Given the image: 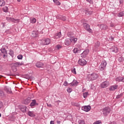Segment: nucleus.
<instances>
[{
    "label": "nucleus",
    "mask_w": 124,
    "mask_h": 124,
    "mask_svg": "<svg viewBox=\"0 0 124 124\" xmlns=\"http://www.w3.org/2000/svg\"><path fill=\"white\" fill-rule=\"evenodd\" d=\"M36 67L42 68L43 67V66H44V64L42 62H37L36 63Z\"/></svg>",
    "instance_id": "a211bd4d"
},
{
    "label": "nucleus",
    "mask_w": 124,
    "mask_h": 124,
    "mask_svg": "<svg viewBox=\"0 0 124 124\" xmlns=\"http://www.w3.org/2000/svg\"><path fill=\"white\" fill-rule=\"evenodd\" d=\"M9 54L12 57H13V56H14V52L12 50H10Z\"/></svg>",
    "instance_id": "4c0bfd02"
},
{
    "label": "nucleus",
    "mask_w": 124,
    "mask_h": 124,
    "mask_svg": "<svg viewBox=\"0 0 124 124\" xmlns=\"http://www.w3.org/2000/svg\"><path fill=\"white\" fill-rule=\"evenodd\" d=\"M110 27L111 28H115V23H110Z\"/></svg>",
    "instance_id": "de8ad7c7"
},
{
    "label": "nucleus",
    "mask_w": 124,
    "mask_h": 124,
    "mask_svg": "<svg viewBox=\"0 0 124 124\" xmlns=\"http://www.w3.org/2000/svg\"><path fill=\"white\" fill-rule=\"evenodd\" d=\"M35 105H38V103L36 102V100H32V102L30 104L31 107H33V106H35Z\"/></svg>",
    "instance_id": "6ab92c4d"
},
{
    "label": "nucleus",
    "mask_w": 124,
    "mask_h": 124,
    "mask_svg": "<svg viewBox=\"0 0 124 124\" xmlns=\"http://www.w3.org/2000/svg\"><path fill=\"white\" fill-rule=\"evenodd\" d=\"M98 78V75L96 73L89 74L87 76L86 79L88 81H92V80H96Z\"/></svg>",
    "instance_id": "f257e3e1"
},
{
    "label": "nucleus",
    "mask_w": 124,
    "mask_h": 124,
    "mask_svg": "<svg viewBox=\"0 0 124 124\" xmlns=\"http://www.w3.org/2000/svg\"><path fill=\"white\" fill-rule=\"evenodd\" d=\"M61 36H62V33L61 32H59L56 34V38H59Z\"/></svg>",
    "instance_id": "f704fd0d"
},
{
    "label": "nucleus",
    "mask_w": 124,
    "mask_h": 124,
    "mask_svg": "<svg viewBox=\"0 0 124 124\" xmlns=\"http://www.w3.org/2000/svg\"><path fill=\"white\" fill-rule=\"evenodd\" d=\"M2 107V103H0V109Z\"/></svg>",
    "instance_id": "6e6d98bb"
},
{
    "label": "nucleus",
    "mask_w": 124,
    "mask_h": 124,
    "mask_svg": "<svg viewBox=\"0 0 124 124\" xmlns=\"http://www.w3.org/2000/svg\"><path fill=\"white\" fill-rule=\"evenodd\" d=\"M0 51L2 54H7V51H6V49L4 48H1Z\"/></svg>",
    "instance_id": "c756f323"
},
{
    "label": "nucleus",
    "mask_w": 124,
    "mask_h": 124,
    "mask_svg": "<svg viewBox=\"0 0 124 124\" xmlns=\"http://www.w3.org/2000/svg\"><path fill=\"white\" fill-rule=\"evenodd\" d=\"M102 112L104 116H108L111 112V108L108 107H105L103 109Z\"/></svg>",
    "instance_id": "7ed1b4c3"
},
{
    "label": "nucleus",
    "mask_w": 124,
    "mask_h": 124,
    "mask_svg": "<svg viewBox=\"0 0 124 124\" xmlns=\"http://www.w3.org/2000/svg\"><path fill=\"white\" fill-rule=\"evenodd\" d=\"M20 109L22 112H23L25 113V112H26L27 111V107L25 106H21L20 107Z\"/></svg>",
    "instance_id": "4be33fe9"
},
{
    "label": "nucleus",
    "mask_w": 124,
    "mask_h": 124,
    "mask_svg": "<svg viewBox=\"0 0 124 124\" xmlns=\"http://www.w3.org/2000/svg\"><path fill=\"white\" fill-rule=\"evenodd\" d=\"M6 20H8V22H13V23H19L20 22L19 19H15L14 18L11 17H7Z\"/></svg>",
    "instance_id": "39448f33"
},
{
    "label": "nucleus",
    "mask_w": 124,
    "mask_h": 124,
    "mask_svg": "<svg viewBox=\"0 0 124 124\" xmlns=\"http://www.w3.org/2000/svg\"><path fill=\"white\" fill-rule=\"evenodd\" d=\"M106 65H107V62H106V61L104 60L102 61L99 67L100 70H101V71L105 70V69H106Z\"/></svg>",
    "instance_id": "20e7f679"
},
{
    "label": "nucleus",
    "mask_w": 124,
    "mask_h": 124,
    "mask_svg": "<svg viewBox=\"0 0 124 124\" xmlns=\"http://www.w3.org/2000/svg\"><path fill=\"white\" fill-rule=\"evenodd\" d=\"M4 90L7 93H12V91H11V88L8 86H5Z\"/></svg>",
    "instance_id": "dca6fc26"
},
{
    "label": "nucleus",
    "mask_w": 124,
    "mask_h": 124,
    "mask_svg": "<svg viewBox=\"0 0 124 124\" xmlns=\"http://www.w3.org/2000/svg\"><path fill=\"white\" fill-rule=\"evenodd\" d=\"M82 11L84 12L86 15H92L93 14V11H90L89 9L85 8L81 9Z\"/></svg>",
    "instance_id": "423d86ee"
},
{
    "label": "nucleus",
    "mask_w": 124,
    "mask_h": 124,
    "mask_svg": "<svg viewBox=\"0 0 124 124\" xmlns=\"http://www.w3.org/2000/svg\"><path fill=\"white\" fill-rule=\"evenodd\" d=\"M88 95H89V93H88V92H85V93H83V96L84 98H86V97H87V96H88Z\"/></svg>",
    "instance_id": "58836bf2"
},
{
    "label": "nucleus",
    "mask_w": 124,
    "mask_h": 124,
    "mask_svg": "<svg viewBox=\"0 0 124 124\" xmlns=\"http://www.w3.org/2000/svg\"><path fill=\"white\" fill-rule=\"evenodd\" d=\"M123 95H124V94L123 93H121L120 94H118L117 95L116 98H117V99H119V98H121V97H122Z\"/></svg>",
    "instance_id": "ea45409f"
},
{
    "label": "nucleus",
    "mask_w": 124,
    "mask_h": 124,
    "mask_svg": "<svg viewBox=\"0 0 124 124\" xmlns=\"http://www.w3.org/2000/svg\"><path fill=\"white\" fill-rule=\"evenodd\" d=\"M109 81H106L103 82L101 84V87L102 89H104V88H107L108 86H109Z\"/></svg>",
    "instance_id": "6e6552de"
},
{
    "label": "nucleus",
    "mask_w": 124,
    "mask_h": 124,
    "mask_svg": "<svg viewBox=\"0 0 124 124\" xmlns=\"http://www.w3.org/2000/svg\"><path fill=\"white\" fill-rule=\"evenodd\" d=\"M79 124H85V121L84 120H79L78 121Z\"/></svg>",
    "instance_id": "37998d69"
},
{
    "label": "nucleus",
    "mask_w": 124,
    "mask_h": 124,
    "mask_svg": "<svg viewBox=\"0 0 124 124\" xmlns=\"http://www.w3.org/2000/svg\"><path fill=\"white\" fill-rule=\"evenodd\" d=\"M90 52V50L89 49H86L84 50L81 54V57L82 58H86L87 57V55L89 54Z\"/></svg>",
    "instance_id": "9d476101"
},
{
    "label": "nucleus",
    "mask_w": 124,
    "mask_h": 124,
    "mask_svg": "<svg viewBox=\"0 0 124 124\" xmlns=\"http://www.w3.org/2000/svg\"><path fill=\"white\" fill-rule=\"evenodd\" d=\"M121 82H123V83H124V78L122 77V79Z\"/></svg>",
    "instance_id": "13d9d810"
},
{
    "label": "nucleus",
    "mask_w": 124,
    "mask_h": 124,
    "mask_svg": "<svg viewBox=\"0 0 124 124\" xmlns=\"http://www.w3.org/2000/svg\"><path fill=\"white\" fill-rule=\"evenodd\" d=\"M86 1L89 2V3H90L91 4H93V0H86Z\"/></svg>",
    "instance_id": "09e8293b"
},
{
    "label": "nucleus",
    "mask_w": 124,
    "mask_h": 124,
    "mask_svg": "<svg viewBox=\"0 0 124 124\" xmlns=\"http://www.w3.org/2000/svg\"><path fill=\"white\" fill-rule=\"evenodd\" d=\"M64 44L66 46H69V45L71 44V40H70V38L66 39L64 41Z\"/></svg>",
    "instance_id": "2eb2a0df"
},
{
    "label": "nucleus",
    "mask_w": 124,
    "mask_h": 124,
    "mask_svg": "<svg viewBox=\"0 0 124 124\" xmlns=\"http://www.w3.org/2000/svg\"><path fill=\"white\" fill-rule=\"evenodd\" d=\"M101 124V121H97L95 122L93 124Z\"/></svg>",
    "instance_id": "49530a36"
},
{
    "label": "nucleus",
    "mask_w": 124,
    "mask_h": 124,
    "mask_svg": "<svg viewBox=\"0 0 124 124\" xmlns=\"http://www.w3.org/2000/svg\"><path fill=\"white\" fill-rule=\"evenodd\" d=\"M78 63L80 65H86V64H87V61L84 59H79L78 61Z\"/></svg>",
    "instance_id": "0eeeda50"
},
{
    "label": "nucleus",
    "mask_w": 124,
    "mask_h": 124,
    "mask_svg": "<svg viewBox=\"0 0 124 124\" xmlns=\"http://www.w3.org/2000/svg\"><path fill=\"white\" fill-rule=\"evenodd\" d=\"M99 47H100V43L97 41L95 43L94 50H95V51H98V50H99Z\"/></svg>",
    "instance_id": "1a4fd4ad"
},
{
    "label": "nucleus",
    "mask_w": 124,
    "mask_h": 124,
    "mask_svg": "<svg viewBox=\"0 0 124 124\" xmlns=\"http://www.w3.org/2000/svg\"><path fill=\"white\" fill-rule=\"evenodd\" d=\"M38 35V31H32L31 33V36L32 37H36Z\"/></svg>",
    "instance_id": "412c9836"
},
{
    "label": "nucleus",
    "mask_w": 124,
    "mask_h": 124,
    "mask_svg": "<svg viewBox=\"0 0 124 124\" xmlns=\"http://www.w3.org/2000/svg\"><path fill=\"white\" fill-rule=\"evenodd\" d=\"M83 27L85 29H86V31H91V29H90V25L86 23L83 22Z\"/></svg>",
    "instance_id": "f8f14e48"
},
{
    "label": "nucleus",
    "mask_w": 124,
    "mask_h": 124,
    "mask_svg": "<svg viewBox=\"0 0 124 124\" xmlns=\"http://www.w3.org/2000/svg\"><path fill=\"white\" fill-rule=\"evenodd\" d=\"M67 84H68L67 81H65L64 82L63 85H64V86H67Z\"/></svg>",
    "instance_id": "5fc2aeb1"
},
{
    "label": "nucleus",
    "mask_w": 124,
    "mask_h": 124,
    "mask_svg": "<svg viewBox=\"0 0 124 124\" xmlns=\"http://www.w3.org/2000/svg\"><path fill=\"white\" fill-rule=\"evenodd\" d=\"M110 124H117V122L113 121L110 123Z\"/></svg>",
    "instance_id": "603ef678"
},
{
    "label": "nucleus",
    "mask_w": 124,
    "mask_h": 124,
    "mask_svg": "<svg viewBox=\"0 0 124 124\" xmlns=\"http://www.w3.org/2000/svg\"><path fill=\"white\" fill-rule=\"evenodd\" d=\"M56 48H57V50H60V49H61V48H62V46L61 45H57L56 46Z\"/></svg>",
    "instance_id": "8fccbe9b"
},
{
    "label": "nucleus",
    "mask_w": 124,
    "mask_h": 124,
    "mask_svg": "<svg viewBox=\"0 0 124 124\" xmlns=\"http://www.w3.org/2000/svg\"><path fill=\"white\" fill-rule=\"evenodd\" d=\"M69 37H70V36H71V32H68L67 33Z\"/></svg>",
    "instance_id": "864d4df0"
},
{
    "label": "nucleus",
    "mask_w": 124,
    "mask_h": 124,
    "mask_svg": "<svg viewBox=\"0 0 124 124\" xmlns=\"http://www.w3.org/2000/svg\"><path fill=\"white\" fill-rule=\"evenodd\" d=\"M57 19H60L61 20H62V21H65V20H66V17L62 16L61 15H59V16H58Z\"/></svg>",
    "instance_id": "5701e85b"
},
{
    "label": "nucleus",
    "mask_w": 124,
    "mask_h": 124,
    "mask_svg": "<svg viewBox=\"0 0 124 124\" xmlns=\"http://www.w3.org/2000/svg\"><path fill=\"white\" fill-rule=\"evenodd\" d=\"M39 41L42 45H49L51 42V40L49 38H46L40 40Z\"/></svg>",
    "instance_id": "f03ea898"
},
{
    "label": "nucleus",
    "mask_w": 124,
    "mask_h": 124,
    "mask_svg": "<svg viewBox=\"0 0 124 124\" xmlns=\"http://www.w3.org/2000/svg\"><path fill=\"white\" fill-rule=\"evenodd\" d=\"M17 59H18V60H22V59H23V56L22 55H19L17 56Z\"/></svg>",
    "instance_id": "c03bdc74"
},
{
    "label": "nucleus",
    "mask_w": 124,
    "mask_h": 124,
    "mask_svg": "<svg viewBox=\"0 0 124 124\" xmlns=\"http://www.w3.org/2000/svg\"><path fill=\"white\" fill-rule=\"evenodd\" d=\"M117 16L118 17H123V16H124V11L119 13Z\"/></svg>",
    "instance_id": "2f4dec72"
},
{
    "label": "nucleus",
    "mask_w": 124,
    "mask_h": 124,
    "mask_svg": "<svg viewBox=\"0 0 124 124\" xmlns=\"http://www.w3.org/2000/svg\"><path fill=\"white\" fill-rule=\"evenodd\" d=\"M122 79H123V77H118L116 78V81H117V82H122Z\"/></svg>",
    "instance_id": "7c9ffc66"
},
{
    "label": "nucleus",
    "mask_w": 124,
    "mask_h": 124,
    "mask_svg": "<svg viewBox=\"0 0 124 124\" xmlns=\"http://www.w3.org/2000/svg\"><path fill=\"white\" fill-rule=\"evenodd\" d=\"M4 95V93H3V91L0 89V96H3Z\"/></svg>",
    "instance_id": "79ce46f5"
},
{
    "label": "nucleus",
    "mask_w": 124,
    "mask_h": 124,
    "mask_svg": "<svg viewBox=\"0 0 124 124\" xmlns=\"http://www.w3.org/2000/svg\"><path fill=\"white\" fill-rule=\"evenodd\" d=\"M0 117H1V114L0 113Z\"/></svg>",
    "instance_id": "338daca9"
},
{
    "label": "nucleus",
    "mask_w": 124,
    "mask_h": 124,
    "mask_svg": "<svg viewBox=\"0 0 124 124\" xmlns=\"http://www.w3.org/2000/svg\"><path fill=\"white\" fill-rule=\"evenodd\" d=\"M30 22L31 24H35V23H36V19H35V18H31Z\"/></svg>",
    "instance_id": "bb28decb"
},
{
    "label": "nucleus",
    "mask_w": 124,
    "mask_h": 124,
    "mask_svg": "<svg viewBox=\"0 0 124 124\" xmlns=\"http://www.w3.org/2000/svg\"><path fill=\"white\" fill-rule=\"evenodd\" d=\"M81 109L83 110V111H85V112H89V111L91 110V106H85L82 107L81 108Z\"/></svg>",
    "instance_id": "9b49d317"
},
{
    "label": "nucleus",
    "mask_w": 124,
    "mask_h": 124,
    "mask_svg": "<svg viewBox=\"0 0 124 124\" xmlns=\"http://www.w3.org/2000/svg\"><path fill=\"white\" fill-rule=\"evenodd\" d=\"M111 50H112V52H114V53H118L119 52V49L116 46H112Z\"/></svg>",
    "instance_id": "f3484780"
},
{
    "label": "nucleus",
    "mask_w": 124,
    "mask_h": 124,
    "mask_svg": "<svg viewBox=\"0 0 124 124\" xmlns=\"http://www.w3.org/2000/svg\"><path fill=\"white\" fill-rule=\"evenodd\" d=\"M47 106H48V107H52V105H51V104L47 105Z\"/></svg>",
    "instance_id": "052dcab7"
},
{
    "label": "nucleus",
    "mask_w": 124,
    "mask_h": 124,
    "mask_svg": "<svg viewBox=\"0 0 124 124\" xmlns=\"http://www.w3.org/2000/svg\"><path fill=\"white\" fill-rule=\"evenodd\" d=\"M57 124H61V121H57Z\"/></svg>",
    "instance_id": "e2e57ef3"
},
{
    "label": "nucleus",
    "mask_w": 124,
    "mask_h": 124,
    "mask_svg": "<svg viewBox=\"0 0 124 124\" xmlns=\"http://www.w3.org/2000/svg\"><path fill=\"white\" fill-rule=\"evenodd\" d=\"M28 115L30 117H35V115L33 113V111H29Z\"/></svg>",
    "instance_id": "cd10ccee"
},
{
    "label": "nucleus",
    "mask_w": 124,
    "mask_h": 124,
    "mask_svg": "<svg viewBox=\"0 0 124 124\" xmlns=\"http://www.w3.org/2000/svg\"><path fill=\"white\" fill-rule=\"evenodd\" d=\"M5 5V1L4 0H0V6H4Z\"/></svg>",
    "instance_id": "c85d7f7f"
},
{
    "label": "nucleus",
    "mask_w": 124,
    "mask_h": 124,
    "mask_svg": "<svg viewBox=\"0 0 124 124\" xmlns=\"http://www.w3.org/2000/svg\"><path fill=\"white\" fill-rule=\"evenodd\" d=\"M73 52L75 54H78V53H79V51L77 48H75L73 50Z\"/></svg>",
    "instance_id": "e433bc0d"
},
{
    "label": "nucleus",
    "mask_w": 124,
    "mask_h": 124,
    "mask_svg": "<svg viewBox=\"0 0 124 124\" xmlns=\"http://www.w3.org/2000/svg\"><path fill=\"white\" fill-rule=\"evenodd\" d=\"M50 124H54V121H50Z\"/></svg>",
    "instance_id": "4d7b16f0"
},
{
    "label": "nucleus",
    "mask_w": 124,
    "mask_h": 124,
    "mask_svg": "<svg viewBox=\"0 0 124 124\" xmlns=\"http://www.w3.org/2000/svg\"><path fill=\"white\" fill-rule=\"evenodd\" d=\"M118 89V85H113L109 87V91H115V90H117Z\"/></svg>",
    "instance_id": "aec40b11"
},
{
    "label": "nucleus",
    "mask_w": 124,
    "mask_h": 124,
    "mask_svg": "<svg viewBox=\"0 0 124 124\" xmlns=\"http://www.w3.org/2000/svg\"><path fill=\"white\" fill-rule=\"evenodd\" d=\"M118 61L120 62H123L124 61V57H123V56L120 57L118 58Z\"/></svg>",
    "instance_id": "c9c22d12"
},
{
    "label": "nucleus",
    "mask_w": 124,
    "mask_h": 124,
    "mask_svg": "<svg viewBox=\"0 0 124 124\" xmlns=\"http://www.w3.org/2000/svg\"><path fill=\"white\" fill-rule=\"evenodd\" d=\"M3 11L5 13L8 12V7L7 6H5L3 8Z\"/></svg>",
    "instance_id": "72a5a7b5"
},
{
    "label": "nucleus",
    "mask_w": 124,
    "mask_h": 124,
    "mask_svg": "<svg viewBox=\"0 0 124 124\" xmlns=\"http://www.w3.org/2000/svg\"><path fill=\"white\" fill-rule=\"evenodd\" d=\"M110 39L111 40H114V38H113V37H110Z\"/></svg>",
    "instance_id": "680f3d73"
},
{
    "label": "nucleus",
    "mask_w": 124,
    "mask_h": 124,
    "mask_svg": "<svg viewBox=\"0 0 124 124\" xmlns=\"http://www.w3.org/2000/svg\"><path fill=\"white\" fill-rule=\"evenodd\" d=\"M82 22L85 21V19H82Z\"/></svg>",
    "instance_id": "69168bd1"
},
{
    "label": "nucleus",
    "mask_w": 124,
    "mask_h": 124,
    "mask_svg": "<svg viewBox=\"0 0 124 124\" xmlns=\"http://www.w3.org/2000/svg\"><path fill=\"white\" fill-rule=\"evenodd\" d=\"M7 54H4L3 55V58H4V59H6L7 58V55H6Z\"/></svg>",
    "instance_id": "3c124183"
},
{
    "label": "nucleus",
    "mask_w": 124,
    "mask_h": 124,
    "mask_svg": "<svg viewBox=\"0 0 124 124\" xmlns=\"http://www.w3.org/2000/svg\"><path fill=\"white\" fill-rule=\"evenodd\" d=\"M122 121L124 123V117L122 118Z\"/></svg>",
    "instance_id": "bf43d9fd"
},
{
    "label": "nucleus",
    "mask_w": 124,
    "mask_h": 124,
    "mask_svg": "<svg viewBox=\"0 0 124 124\" xmlns=\"http://www.w3.org/2000/svg\"><path fill=\"white\" fill-rule=\"evenodd\" d=\"M31 98L28 97L23 101V104H25V105H28V104H29V103H31Z\"/></svg>",
    "instance_id": "ddd939ff"
},
{
    "label": "nucleus",
    "mask_w": 124,
    "mask_h": 124,
    "mask_svg": "<svg viewBox=\"0 0 124 124\" xmlns=\"http://www.w3.org/2000/svg\"><path fill=\"white\" fill-rule=\"evenodd\" d=\"M67 92H68V93H71V92H72V89L70 88H68L67 89Z\"/></svg>",
    "instance_id": "a18cd8bd"
},
{
    "label": "nucleus",
    "mask_w": 124,
    "mask_h": 124,
    "mask_svg": "<svg viewBox=\"0 0 124 124\" xmlns=\"http://www.w3.org/2000/svg\"><path fill=\"white\" fill-rule=\"evenodd\" d=\"M13 65L14 66H16L17 67L18 66H21V65H23V63H20V62H16V63H13Z\"/></svg>",
    "instance_id": "393cba45"
},
{
    "label": "nucleus",
    "mask_w": 124,
    "mask_h": 124,
    "mask_svg": "<svg viewBox=\"0 0 124 124\" xmlns=\"http://www.w3.org/2000/svg\"><path fill=\"white\" fill-rule=\"evenodd\" d=\"M53 2L56 5H61V2L59 1L58 0H53Z\"/></svg>",
    "instance_id": "473e14b6"
},
{
    "label": "nucleus",
    "mask_w": 124,
    "mask_h": 124,
    "mask_svg": "<svg viewBox=\"0 0 124 124\" xmlns=\"http://www.w3.org/2000/svg\"><path fill=\"white\" fill-rule=\"evenodd\" d=\"M100 29H101V30H104V31H105V30H107V29H108V27H107V25H106L102 24L100 25Z\"/></svg>",
    "instance_id": "b1692460"
},
{
    "label": "nucleus",
    "mask_w": 124,
    "mask_h": 124,
    "mask_svg": "<svg viewBox=\"0 0 124 124\" xmlns=\"http://www.w3.org/2000/svg\"><path fill=\"white\" fill-rule=\"evenodd\" d=\"M72 86H78V81L77 80H73V82L71 83Z\"/></svg>",
    "instance_id": "a878e982"
},
{
    "label": "nucleus",
    "mask_w": 124,
    "mask_h": 124,
    "mask_svg": "<svg viewBox=\"0 0 124 124\" xmlns=\"http://www.w3.org/2000/svg\"><path fill=\"white\" fill-rule=\"evenodd\" d=\"M72 72L74 73V74H76V69L75 68H73L72 69Z\"/></svg>",
    "instance_id": "a19ab883"
},
{
    "label": "nucleus",
    "mask_w": 124,
    "mask_h": 124,
    "mask_svg": "<svg viewBox=\"0 0 124 124\" xmlns=\"http://www.w3.org/2000/svg\"><path fill=\"white\" fill-rule=\"evenodd\" d=\"M70 39L71 40V43H73V44H75V43L77 42V40H78V39L74 36L71 37Z\"/></svg>",
    "instance_id": "4468645a"
},
{
    "label": "nucleus",
    "mask_w": 124,
    "mask_h": 124,
    "mask_svg": "<svg viewBox=\"0 0 124 124\" xmlns=\"http://www.w3.org/2000/svg\"><path fill=\"white\" fill-rule=\"evenodd\" d=\"M18 2H20L21 1V0H17Z\"/></svg>",
    "instance_id": "0e129e2a"
}]
</instances>
